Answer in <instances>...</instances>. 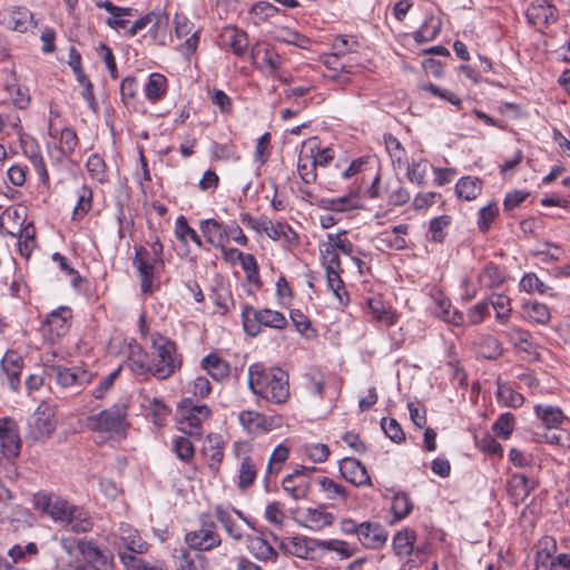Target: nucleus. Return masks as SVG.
I'll list each match as a JSON object with an SVG mask.
<instances>
[{
  "mask_svg": "<svg viewBox=\"0 0 570 570\" xmlns=\"http://www.w3.org/2000/svg\"><path fill=\"white\" fill-rule=\"evenodd\" d=\"M482 190V180L476 177L465 176L458 180L455 194L465 200L475 199Z\"/></svg>",
  "mask_w": 570,
  "mask_h": 570,
  "instance_id": "36",
  "label": "nucleus"
},
{
  "mask_svg": "<svg viewBox=\"0 0 570 570\" xmlns=\"http://www.w3.org/2000/svg\"><path fill=\"white\" fill-rule=\"evenodd\" d=\"M523 317L529 321L537 324H547L550 318V309L549 307L539 302H529L524 303L522 306Z\"/></svg>",
  "mask_w": 570,
  "mask_h": 570,
  "instance_id": "39",
  "label": "nucleus"
},
{
  "mask_svg": "<svg viewBox=\"0 0 570 570\" xmlns=\"http://www.w3.org/2000/svg\"><path fill=\"white\" fill-rule=\"evenodd\" d=\"M317 481L321 487V490L326 494L327 499L341 500L342 502H345L347 500V491L340 483L335 482L334 480L327 476H322Z\"/></svg>",
  "mask_w": 570,
  "mask_h": 570,
  "instance_id": "46",
  "label": "nucleus"
},
{
  "mask_svg": "<svg viewBox=\"0 0 570 570\" xmlns=\"http://www.w3.org/2000/svg\"><path fill=\"white\" fill-rule=\"evenodd\" d=\"M127 366L135 375H153V361L149 354L139 344H130L126 360Z\"/></svg>",
  "mask_w": 570,
  "mask_h": 570,
  "instance_id": "21",
  "label": "nucleus"
},
{
  "mask_svg": "<svg viewBox=\"0 0 570 570\" xmlns=\"http://www.w3.org/2000/svg\"><path fill=\"white\" fill-rule=\"evenodd\" d=\"M281 548L301 559L315 560L318 558V539L299 535L286 538L281 542Z\"/></svg>",
  "mask_w": 570,
  "mask_h": 570,
  "instance_id": "13",
  "label": "nucleus"
},
{
  "mask_svg": "<svg viewBox=\"0 0 570 570\" xmlns=\"http://www.w3.org/2000/svg\"><path fill=\"white\" fill-rule=\"evenodd\" d=\"M176 415L178 429L183 433L200 439L203 422L212 416V410L191 397H185L177 404Z\"/></svg>",
  "mask_w": 570,
  "mask_h": 570,
  "instance_id": "6",
  "label": "nucleus"
},
{
  "mask_svg": "<svg viewBox=\"0 0 570 570\" xmlns=\"http://www.w3.org/2000/svg\"><path fill=\"white\" fill-rule=\"evenodd\" d=\"M151 346L155 350L153 376L158 380H167L181 368L183 357L178 354L174 341L155 333L151 336Z\"/></svg>",
  "mask_w": 570,
  "mask_h": 570,
  "instance_id": "4",
  "label": "nucleus"
},
{
  "mask_svg": "<svg viewBox=\"0 0 570 570\" xmlns=\"http://www.w3.org/2000/svg\"><path fill=\"white\" fill-rule=\"evenodd\" d=\"M278 8L268 1H259L250 9V14L255 18V23L259 24L277 14Z\"/></svg>",
  "mask_w": 570,
  "mask_h": 570,
  "instance_id": "63",
  "label": "nucleus"
},
{
  "mask_svg": "<svg viewBox=\"0 0 570 570\" xmlns=\"http://www.w3.org/2000/svg\"><path fill=\"white\" fill-rule=\"evenodd\" d=\"M499 216V207L495 202H491L488 205L483 206L479 209L478 213V228L482 233H487L491 223Z\"/></svg>",
  "mask_w": 570,
  "mask_h": 570,
  "instance_id": "51",
  "label": "nucleus"
},
{
  "mask_svg": "<svg viewBox=\"0 0 570 570\" xmlns=\"http://www.w3.org/2000/svg\"><path fill=\"white\" fill-rule=\"evenodd\" d=\"M291 321L301 335L307 338L315 336V331L311 328V320L299 309L291 311Z\"/></svg>",
  "mask_w": 570,
  "mask_h": 570,
  "instance_id": "64",
  "label": "nucleus"
},
{
  "mask_svg": "<svg viewBox=\"0 0 570 570\" xmlns=\"http://www.w3.org/2000/svg\"><path fill=\"white\" fill-rule=\"evenodd\" d=\"M416 533L410 528H404L393 537L392 548L399 558H406L413 553Z\"/></svg>",
  "mask_w": 570,
  "mask_h": 570,
  "instance_id": "29",
  "label": "nucleus"
},
{
  "mask_svg": "<svg viewBox=\"0 0 570 570\" xmlns=\"http://www.w3.org/2000/svg\"><path fill=\"white\" fill-rule=\"evenodd\" d=\"M520 287L527 293H539L541 295L548 294L551 287H549L544 282H542L535 273H525L521 281Z\"/></svg>",
  "mask_w": 570,
  "mask_h": 570,
  "instance_id": "55",
  "label": "nucleus"
},
{
  "mask_svg": "<svg viewBox=\"0 0 570 570\" xmlns=\"http://www.w3.org/2000/svg\"><path fill=\"white\" fill-rule=\"evenodd\" d=\"M239 423L249 434H263L272 430V419L256 411H242L238 415Z\"/></svg>",
  "mask_w": 570,
  "mask_h": 570,
  "instance_id": "22",
  "label": "nucleus"
},
{
  "mask_svg": "<svg viewBox=\"0 0 570 570\" xmlns=\"http://www.w3.org/2000/svg\"><path fill=\"white\" fill-rule=\"evenodd\" d=\"M83 562L76 570H114V557L99 547L83 544Z\"/></svg>",
  "mask_w": 570,
  "mask_h": 570,
  "instance_id": "16",
  "label": "nucleus"
},
{
  "mask_svg": "<svg viewBox=\"0 0 570 570\" xmlns=\"http://www.w3.org/2000/svg\"><path fill=\"white\" fill-rule=\"evenodd\" d=\"M360 543L366 549H380L387 540L389 532L377 522H362L360 523Z\"/></svg>",
  "mask_w": 570,
  "mask_h": 570,
  "instance_id": "18",
  "label": "nucleus"
},
{
  "mask_svg": "<svg viewBox=\"0 0 570 570\" xmlns=\"http://www.w3.org/2000/svg\"><path fill=\"white\" fill-rule=\"evenodd\" d=\"M200 528L185 534V542L188 548L197 551L196 558L204 559L200 552L212 551L222 544V538L217 524L209 513H202L199 517Z\"/></svg>",
  "mask_w": 570,
  "mask_h": 570,
  "instance_id": "8",
  "label": "nucleus"
},
{
  "mask_svg": "<svg viewBox=\"0 0 570 570\" xmlns=\"http://www.w3.org/2000/svg\"><path fill=\"white\" fill-rule=\"evenodd\" d=\"M315 205L322 209L338 213L354 208L351 195H345L338 198H320L315 200Z\"/></svg>",
  "mask_w": 570,
  "mask_h": 570,
  "instance_id": "49",
  "label": "nucleus"
},
{
  "mask_svg": "<svg viewBox=\"0 0 570 570\" xmlns=\"http://www.w3.org/2000/svg\"><path fill=\"white\" fill-rule=\"evenodd\" d=\"M256 476L257 469L253 458L245 455L238 471V488L242 490L248 489L255 482Z\"/></svg>",
  "mask_w": 570,
  "mask_h": 570,
  "instance_id": "43",
  "label": "nucleus"
},
{
  "mask_svg": "<svg viewBox=\"0 0 570 570\" xmlns=\"http://www.w3.org/2000/svg\"><path fill=\"white\" fill-rule=\"evenodd\" d=\"M413 509V502L405 492H397L392 498L391 510L396 521L405 519Z\"/></svg>",
  "mask_w": 570,
  "mask_h": 570,
  "instance_id": "44",
  "label": "nucleus"
},
{
  "mask_svg": "<svg viewBox=\"0 0 570 570\" xmlns=\"http://www.w3.org/2000/svg\"><path fill=\"white\" fill-rule=\"evenodd\" d=\"M21 450V439L17 422L9 417H0V458L11 461Z\"/></svg>",
  "mask_w": 570,
  "mask_h": 570,
  "instance_id": "11",
  "label": "nucleus"
},
{
  "mask_svg": "<svg viewBox=\"0 0 570 570\" xmlns=\"http://www.w3.org/2000/svg\"><path fill=\"white\" fill-rule=\"evenodd\" d=\"M515 425L514 415L510 412L502 413L493 423L492 431L494 434L503 440L509 439Z\"/></svg>",
  "mask_w": 570,
  "mask_h": 570,
  "instance_id": "52",
  "label": "nucleus"
},
{
  "mask_svg": "<svg viewBox=\"0 0 570 570\" xmlns=\"http://www.w3.org/2000/svg\"><path fill=\"white\" fill-rule=\"evenodd\" d=\"M175 33L177 38L187 37L184 46L187 52L193 55L196 51L199 42V31H194V23H191L187 17L176 13Z\"/></svg>",
  "mask_w": 570,
  "mask_h": 570,
  "instance_id": "26",
  "label": "nucleus"
},
{
  "mask_svg": "<svg viewBox=\"0 0 570 570\" xmlns=\"http://www.w3.org/2000/svg\"><path fill=\"white\" fill-rule=\"evenodd\" d=\"M282 488L294 500H303L309 493L311 481L293 471L283 479Z\"/></svg>",
  "mask_w": 570,
  "mask_h": 570,
  "instance_id": "27",
  "label": "nucleus"
},
{
  "mask_svg": "<svg viewBox=\"0 0 570 570\" xmlns=\"http://www.w3.org/2000/svg\"><path fill=\"white\" fill-rule=\"evenodd\" d=\"M144 92L149 101H159L167 92V78L159 72L150 73L144 87Z\"/></svg>",
  "mask_w": 570,
  "mask_h": 570,
  "instance_id": "35",
  "label": "nucleus"
},
{
  "mask_svg": "<svg viewBox=\"0 0 570 570\" xmlns=\"http://www.w3.org/2000/svg\"><path fill=\"white\" fill-rule=\"evenodd\" d=\"M86 167L94 179L98 180L99 183L107 180L106 164L99 154H92L89 156L86 163Z\"/></svg>",
  "mask_w": 570,
  "mask_h": 570,
  "instance_id": "58",
  "label": "nucleus"
},
{
  "mask_svg": "<svg viewBox=\"0 0 570 570\" xmlns=\"http://www.w3.org/2000/svg\"><path fill=\"white\" fill-rule=\"evenodd\" d=\"M6 90L12 98V102L16 107L26 109L29 106L31 97L27 87H22L18 83H7Z\"/></svg>",
  "mask_w": 570,
  "mask_h": 570,
  "instance_id": "56",
  "label": "nucleus"
},
{
  "mask_svg": "<svg viewBox=\"0 0 570 570\" xmlns=\"http://www.w3.org/2000/svg\"><path fill=\"white\" fill-rule=\"evenodd\" d=\"M248 550L258 560L276 561L277 552L272 543L261 535L248 537Z\"/></svg>",
  "mask_w": 570,
  "mask_h": 570,
  "instance_id": "31",
  "label": "nucleus"
},
{
  "mask_svg": "<svg viewBox=\"0 0 570 570\" xmlns=\"http://www.w3.org/2000/svg\"><path fill=\"white\" fill-rule=\"evenodd\" d=\"M33 503L38 510L48 513L66 531L87 533L94 528L90 513L82 507L71 504L65 499L38 492L33 497Z\"/></svg>",
  "mask_w": 570,
  "mask_h": 570,
  "instance_id": "1",
  "label": "nucleus"
},
{
  "mask_svg": "<svg viewBox=\"0 0 570 570\" xmlns=\"http://www.w3.org/2000/svg\"><path fill=\"white\" fill-rule=\"evenodd\" d=\"M502 351L500 341L492 335L484 336L479 344V354L487 360H497Z\"/></svg>",
  "mask_w": 570,
  "mask_h": 570,
  "instance_id": "50",
  "label": "nucleus"
},
{
  "mask_svg": "<svg viewBox=\"0 0 570 570\" xmlns=\"http://www.w3.org/2000/svg\"><path fill=\"white\" fill-rule=\"evenodd\" d=\"M22 364L23 361L16 351H7L1 358V368L7 375L10 389L14 391L18 390L20 385Z\"/></svg>",
  "mask_w": 570,
  "mask_h": 570,
  "instance_id": "25",
  "label": "nucleus"
},
{
  "mask_svg": "<svg viewBox=\"0 0 570 570\" xmlns=\"http://www.w3.org/2000/svg\"><path fill=\"white\" fill-rule=\"evenodd\" d=\"M505 335L509 342L517 348L527 353H531L533 351V337L528 331L520 327H510L505 332Z\"/></svg>",
  "mask_w": 570,
  "mask_h": 570,
  "instance_id": "41",
  "label": "nucleus"
},
{
  "mask_svg": "<svg viewBox=\"0 0 570 570\" xmlns=\"http://www.w3.org/2000/svg\"><path fill=\"white\" fill-rule=\"evenodd\" d=\"M535 488L537 481L521 473L512 474L507 483L509 498L514 505L524 502Z\"/></svg>",
  "mask_w": 570,
  "mask_h": 570,
  "instance_id": "19",
  "label": "nucleus"
},
{
  "mask_svg": "<svg viewBox=\"0 0 570 570\" xmlns=\"http://www.w3.org/2000/svg\"><path fill=\"white\" fill-rule=\"evenodd\" d=\"M77 204L72 212L73 220L82 219L90 212L92 207V189L87 185H82L77 190Z\"/></svg>",
  "mask_w": 570,
  "mask_h": 570,
  "instance_id": "42",
  "label": "nucleus"
},
{
  "mask_svg": "<svg viewBox=\"0 0 570 570\" xmlns=\"http://www.w3.org/2000/svg\"><path fill=\"white\" fill-rule=\"evenodd\" d=\"M366 305L377 322L384 324L387 327L393 326L396 323V313L391 307H386L381 298L370 297L366 301Z\"/></svg>",
  "mask_w": 570,
  "mask_h": 570,
  "instance_id": "32",
  "label": "nucleus"
},
{
  "mask_svg": "<svg viewBox=\"0 0 570 570\" xmlns=\"http://www.w3.org/2000/svg\"><path fill=\"white\" fill-rule=\"evenodd\" d=\"M275 40L287 45H294L303 49L307 48L311 42L307 37L289 28H281L275 36Z\"/></svg>",
  "mask_w": 570,
  "mask_h": 570,
  "instance_id": "54",
  "label": "nucleus"
},
{
  "mask_svg": "<svg viewBox=\"0 0 570 570\" xmlns=\"http://www.w3.org/2000/svg\"><path fill=\"white\" fill-rule=\"evenodd\" d=\"M318 550L337 552L343 559H347L355 553V550L348 548L347 542L337 539L318 540Z\"/></svg>",
  "mask_w": 570,
  "mask_h": 570,
  "instance_id": "57",
  "label": "nucleus"
},
{
  "mask_svg": "<svg viewBox=\"0 0 570 570\" xmlns=\"http://www.w3.org/2000/svg\"><path fill=\"white\" fill-rule=\"evenodd\" d=\"M174 451L183 462H190L195 455V448L191 441L186 436H177L173 443Z\"/></svg>",
  "mask_w": 570,
  "mask_h": 570,
  "instance_id": "61",
  "label": "nucleus"
},
{
  "mask_svg": "<svg viewBox=\"0 0 570 570\" xmlns=\"http://www.w3.org/2000/svg\"><path fill=\"white\" fill-rule=\"evenodd\" d=\"M33 23L32 12L22 6L12 7L10 10L9 26L18 32H26Z\"/></svg>",
  "mask_w": 570,
  "mask_h": 570,
  "instance_id": "37",
  "label": "nucleus"
},
{
  "mask_svg": "<svg viewBox=\"0 0 570 570\" xmlns=\"http://www.w3.org/2000/svg\"><path fill=\"white\" fill-rule=\"evenodd\" d=\"M360 47L358 41L354 37L347 36H337L332 45L333 50L335 51L332 55H328L325 58L324 63L330 65L331 60H338L341 56H345L350 52H356Z\"/></svg>",
  "mask_w": 570,
  "mask_h": 570,
  "instance_id": "38",
  "label": "nucleus"
},
{
  "mask_svg": "<svg viewBox=\"0 0 570 570\" xmlns=\"http://www.w3.org/2000/svg\"><path fill=\"white\" fill-rule=\"evenodd\" d=\"M224 46L228 47L234 55L242 57L248 48L247 33L234 26L225 27L220 33Z\"/></svg>",
  "mask_w": 570,
  "mask_h": 570,
  "instance_id": "23",
  "label": "nucleus"
},
{
  "mask_svg": "<svg viewBox=\"0 0 570 570\" xmlns=\"http://www.w3.org/2000/svg\"><path fill=\"white\" fill-rule=\"evenodd\" d=\"M57 428L53 409L41 403L28 421L26 438L37 442L45 441L51 436Z\"/></svg>",
  "mask_w": 570,
  "mask_h": 570,
  "instance_id": "9",
  "label": "nucleus"
},
{
  "mask_svg": "<svg viewBox=\"0 0 570 570\" xmlns=\"http://www.w3.org/2000/svg\"><path fill=\"white\" fill-rule=\"evenodd\" d=\"M452 224L450 215L434 217L429 223V239L435 244H442L448 235L446 229Z\"/></svg>",
  "mask_w": 570,
  "mask_h": 570,
  "instance_id": "40",
  "label": "nucleus"
},
{
  "mask_svg": "<svg viewBox=\"0 0 570 570\" xmlns=\"http://www.w3.org/2000/svg\"><path fill=\"white\" fill-rule=\"evenodd\" d=\"M288 379V373L278 366L254 363L248 367L249 390L273 404H283L289 399Z\"/></svg>",
  "mask_w": 570,
  "mask_h": 570,
  "instance_id": "2",
  "label": "nucleus"
},
{
  "mask_svg": "<svg viewBox=\"0 0 570 570\" xmlns=\"http://www.w3.org/2000/svg\"><path fill=\"white\" fill-rule=\"evenodd\" d=\"M302 518V524L313 531L330 527L335 520L334 514L325 510V505L307 508Z\"/></svg>",
  "mask_w": 570,
  "mask_h": 570,
  "instance_id": "24",
  "label": "nucleus"
},
{
  "mask_svg": "<svg viewBox=\"0 0 570 570\" xmlns=\"http://www.w3.org/2000/svg\"><path fill=\"white\" fill-rule=\"evenodd\" d=\"M126 417L127 406L125 404L116 403L97 414L89 415L87 417V426L91 431L107 434L109 438H125L128 429Z\"/></svg>",
  "mask_w": 570,
  "mask_h": 570,
  "instance_id": "5",
  "label": "nucleus"
},
{
  "mask_svg": "<svg viewBox=\"0 0 570 570\" xmlns=\"http://www.w3.org/2000/svg\"><path fill=\"white\" fill-rule=\"evenodd\" d=\"M381 428L391 441L395 443L405 441V433L394 417H383L381 420Z\"/></svg>",
  "mask_w": 570,
  "mask_h": 570,
  "instance_id": "62",
  "label": "nucleus"
},
{
  "mask_svg": "<svg viewBox=\"0 0 570 570\" xmlns=\"http://www.w3.org/2000/svg\"><path fill=\"white\" fill-rule=\"evenodd\" d=\"M528 21L537 28H548L558 20V9L551 0H534L525 11Z\"/></svg>",
  "mask_w": 570,
  "mask_h": 570,
  "instance_id": "12",
  "label": "nucleus"
},
{
  "mask_svg": "<svg viewBox=\"0 0 570 570\" xmlns=\"http://www.w3.org/2000/svg\"><path fill=\"white\" fill-rule=\"evenodd\" d=\"M497 396L500 402L507 406L520 407L524 403V396L514 391L509 384H501L498 382Z\"/></svg>",
  "mask_w": 570,
  "mask_h": 570,
  "instance_id": "45",
  "label": "nucleus"
},
{
  "mask_svg": "<svg viewBox=\"0 0 570 570\" xmlns=\"http://www.w3.org/2000/svg\"><path fill=\"white\" fill-rule=\"evenodd\" d=\"M316 165L315 161L308 159V155L303 151L299 154L297 163V171L299 177L305 184H313L316 181Z\"/></svg>",
  "mask_w": 570,
  "mask_h": 570,
  "instance_id": "53",
  "label": "nucleus"
},
{
  "mask_svg": "<svg viewBox=\"0 0 570 570\" xmlns=\"http://www.w3.org/2000/svg\"><path fill=\"white\" fill-rule=\"evenodd\" d=\"M338 470L342 478L355 487L372 485L366 468L355 458L347 456L342 459Z\"/></svg>",
  "mask_w": 570,
  "mask_h": 570,
  "instance_id": "15",
  "label": "nucleus"
},
{
  "mask_svg": "<svg viewBox=\"0 0 570 570\" xmlns=\"http://www.w3.org/2000/svg\"><path fill=\"white\" fill-rule=\"evenodd\" d=\"M203 453L207 458L209 470L216 474L219 471V466L224 460L223 442L217 438L215 444H210L209 446H205L203 449Z\"/></svg>",
  "mask_w": 570,
  "mask_h": 570,
  "instance_id": "47",
  "label": "nucleus"
},
{
  "mask_svg": "<svg viewBox=\"0 0 570 570\" xmlns=\"http://www.w3.org/2000/svg\"><path fill=\"white\" fill-rule=\"evenodd\" d=\"M175 234L178 240L186 242L190 239L198 247L203 246L199 235L191 228L185 216L180 215L176 219Z\"/></svg>",
  "mask_w": 570,
  "mask_h": 570,
  "instance_id": "48",
  "label": "nucleus"
},
{
  "mask_svg": "<svg viewBox=\"0 0 570 570\" xmlns=\"http://www.w3.org/2000/svg\"><path fill=\"white\" fill-rule=\"evenodd\" d=\"M163 18L167 20V17L164 16L161 12L150 11L146 13L145 16L137 19L131 27L128 30V35L130 37H134L137 35L139 30H142L146 28L150 22H154V27H159L161 23Z\"/></svg>",
  "mask_w": 570,
  "mask_h": 570,
  "instance_id": "60",
  "label": "nucleus"
},
{
  "mask_svg": "<svg viewBox=\"0 0 570 570\" xmlns=\"http://www.w3.org/2000/svg\"><path fill=\"white\" fill-rule=\"evenodd\" d=\"M135 256L132 265L136 267L140 276V288L144 294H150L154 291L155 275L159 268H164L165 263L163 259L164 245L157 238L148 250L142 245H135Z\"/></svg>",
  "mask_w": 570,
  "mask_h": 570,
  "instance_id": "3",
  "label": "nucleus"
},
{
  "mask_svg": "<svg viewBox=\"0 0 570 570\" xmlns=\"http://www.w3.org/2000/svg\"><path fill=\"white\" fill-rule=\"evenodd\" d=\"M242 322L246 334L253 337L262 332L263 326L276 330L287 326V320L281 312L269 308L256 309L250 305H244Z\"/></svg>",
  "mask_w": 570,
  "mask_h": 570,
  "instance_id": "7",
  "label": "nucleus"
},
{
  "mask_svg": "<svg viewBox=\"0 0 570 570\" xmlns=\"http://www.w3.org/2000/svg\"><path fill=\"white\" fill-rule=\"evenodd\" d=\"M199 229L205 239L215 248H223V244L228 242V226L215 218L202 220Z\"/></svg>",
  "mask_w": 570,
  "mask_h": 570,
  "instance_id": "20",
  "label": "nucleus"
},
{
  "mask_svg": "<svg viewBox=\"0 0 570 570\" xmlns=\"http://www.w3.org/2000/svg\"><path fill=\"white\" fill-rule=\"evenodd\" d=\"M441 27V19L433 14H429L420 29L413 33V39L419 45L432 41L439 36Z\"/></svg>",
  "mask_w": 570,
  "mask_h": 570,
  "instance_id": "33",
  "label": "nucleus"
},
{
  "mask_svg": "<svg viewBox=\"0 0 570 570\" xmlns=\"http://www.w3.org/2000/svg\"><path fill=\"white\" fill-rule=\"evenodd\" d=\"M46 374L63 389H81L92 381L94 374L81 366L47 365Z\"/></svg>",
  "mask_w": 570,
  "mask_h": 570,
  "instance_id": "10",
  "label": "nucleus"
},
{
  "mask_svg": "<svg viewBox=\"0 0 570 570\" xmlns=\"http://www.w3.org/2000/svg\"><path fill=\"white\" fill-rule=\"evenodd\" d=\"M534 413L547 430H557L566 419L560 407L549 404H537Z\"/></svg>",
  "mask_w": 570,
  "mask_h": 570,
  "instance_id": "30",
  "label": "nucleus"
},
{
  "mask_svg": "<svg viewBox=\"0 0 570 570\" xmlns=\"http://www.w3.org/2000/svg\"><path fill=\"white\" fill-rule=\"evenodd\" d=\"M20 146L24 156L31 161L36 173L39 176L40 181L48 186L49 185V174L46 168V164L43 161V157L40 153V146L30 136L20 135Z\"/></svg>",
  "mask_w": 570,
  "mask_h": 570,
  "instance_id": "17",
  "label": "nucleus"
},
{
  "mask_svg": "<svg viewBox=\"0 0 570 570\" xmlns=\"http://www.w3.org/2000/svg\"><path fill=\"white\" fill-rule=\"evenodd\" d=\"M214 514L217 521L222 524L226 533L235 541L243 539V532L240 527L235 522L228 508L223 504H217L214 508Z\"/></svg>",
  "mask_w": 570,
  "mask_h": 570,
  "instance_id": "34",
  "label": "nucleus"
},
{
  "mask_svg": "<svg viewBox=\"0 0 570 570\" xmlns=\"http://www.w3.org/2000/svg\"><path fill=\"white\" fill-rule=\"evenodd\" d=\"M72 311L68 306H60L52 311L43 323V330L50 334V340H56L66 335L71 325Z\"/></svg>",
  "mask_w": 570,
  "mask_h": 570,
  "instance_id": "14",
  "label": "nucleus"
},
{
  "mask_svg": "<svg viewBox=\"0 0 570 570\" xmlns=\"http://www.w3.org/2000/svg\"><path fill=\"white\" fill-rule=\"evenodd\" d=\"M481 281L484 282L488 287H498L503 284L504 275L497 264L490 262L485 265L481 274Z\"/></svg>",
  "mask_w": 570,
  "mask_h": 570,
  "instance_id": "59",
  "label": "nucleus"
},
{
  "mask_svg": "<svg viewBox=\"0 0 570 570\" xmlns=\"http://www.w3.org/2000/svg\"><path fill=\"white\" fill-rule=\"evenodd\" d=\"M202 368L215 381H224L230 374V365L216 353H209L202 360Z\"/></svg>",
  "mask_w": 570,
  "mask_h": 570,
  "instance_id": "28",
  "label": "nucleus"
}]
</instances>
